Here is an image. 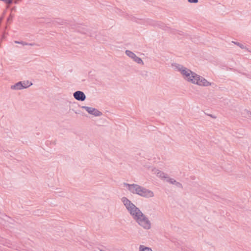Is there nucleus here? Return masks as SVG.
<instances>
[{"mask_svg":"<svg viewBox=\"0 0 251 251\" xmlns=\"http://www.w3.org/2000/svg\"><path fill=\"white\" fill-rule=\"evenodd\" d=\"M121 201L136 222L144 229L151 228V223L149 218L144 215L139 208L136 207L127 198H122Z\"/></svg>","mask_w":251,"mask_h":251,"instance_id":"f257e3e1","label":"nucleus"},{"mask_svg":"<svg viewBox=\"0 0 251 251\" xmlns=\"http://www.w3.org/2000/svg\"><path fill=\"white\" fill-rule=\"evenodd\" d=\"M124 185L133 194H136L146 198H152L154 196V193L152 191L147 189L139 185L124 183Z\"/></svg>","mask_w":251,"mask_h":251,"instance_id":"f03ea898","label":"nucleus"},{"mask_svg":"<svg viewBox=\"0 0 251 251\" xmlns=\"http://www.w3.org/2000/svg\"><path fill=\"white\" fill-rule=\"evenodd\" d=\"M173 68L181 73L183 78L187 81L194 84L198 75L181 64L174 63L172 64Z\"/></svg>","mask_w":251,"mask_h":251,"instance_id":"7ed1b4c3","label":"nucleus"},{"mask_svg":"<svg viewBox=\"0 0 251 251\" xmlns=\"http://www.w3.org/2000/svg\"><path fill=\"white\" fill-rule=\"evenodd\" d=\"M81 108L85 109L89 114L95 117L100 116L102 115V113L98 109L92 107L82 106Z\"/></svg>","mask_w":251,"mask_h":251,"instance_id":"20e7f679","label":"nucleus"},{"mask_svg":"<svg viewBox=\"0 0 251 251\" xmlns=\"http://www.w3.org/2000/svg\"><path fill=\"white\" fill-rule=\"evenodd\" d=\"M199 78H197L194 83L195 84H197L201 86H208L211 85V83L208 81L206 79L203 77L198 75Z\"/></svg>","mask_w":251,"mask_h":251,"instance_id":"39448f33","label":"nucleus"},{"mask_svg":"<svg viewBox=\"0 0 251 251\" xmlns=\"http://www.w3.org/2000/svg\"><path fill=\"white\" fill-rule=\"evenodd\" d=\"M125 53L127 56L132 59L135 62L137 63L138 64L142 65L144 64V62L142 59L136 56V55L134 52H132L130 50H126Z\"/></svg>","mask_w":251,"mask_h":251,"instance_id":"423d86ee","label":"nucleus"},{"mask_svg":"<svg viewBox=\"0 0 251 251\" xmlns=\"http://www.w3.org/2000/svg\"><path fill=\"white\" fill-rule=\"evenodd\" d=\"M32 83L28 80H24L17 83V89L22 90L25 89L31 86Z\"/></svg>","mask_w":251,"mask_h":251,"instance_id":"0eeeda50","label":"nucleus"},{"mask_svg":"<svg viewBox=\"0 0 251 251\" xmlns=\"http://www.w3.org/2000/svg\"><path fill=\"white\" fill-rule=\"evenodd\" d=\"M73 96L77 100L83 101L86 99L85 94L81 91H77L74 93Z\"/></svg>","mask_w":251,"mask_h":251,"instance_id":"6e6552de","label":"nucleus"},{"mask_svg":"<svg viewBox=\"0 0 251 251\" xmlns=\"http://www.w3.org/2000/svg\"><path fill=\"white\" fill-rule=\"evenodd\" d=\"M155 173L157 174L158 177L162 179H165V178H167L168 175L163 172H161L157 169H154Z\"/></svg>","mask_w":251,"mask_h":251,"instance_id":"1a4fd4ad","label":"nucleus"},{"mask_svg":"<svg viewBox=\"0 0 251 251\" xmlns=\"http://www.w3.org/2000/svg\"><path fill=\"white\" fill-rule=\"evenodd\" d=\"M139 251H152L151 249L149 247H145L143 245L139 246Z\"/></svg>","mask_w":251,"mask_h":251,"instance_id":"9d476101","label":"nucleus"},{"mask_svg":"<svg viewBox=\"0 0 251 251\" xmlns=\"http://www.w3.org/2000/svg\"><path fill=\"white\" fill-rule=\"evenodd\" d=\"M232 43L234 44L235 45L238 46V47H239L240 48H241L242 49H246V47L244 46V45H243L240 43L234 42V41H232Z\"/></svg>","mask_w":251,"mask_h":251,"instance_id":"9b49d317","label":"nucleus"},{"mask_svg":"<svg viewBox=\"0 0 251 251\" xmlns=\"http://www.w3.org/2000/svg\"><path fill=\"white\" fill-rule=\"evenodd\" d=\"M14 17V14L11 13L9 17L7 18V22L8 23H10L12 20L13 18Z\"/></svg>","mask_w":251,"mask_h":251,"instance_id":"f8f14e48","label":"nucleus"},{"mask_svg":"<svg viewBox=\"0 0 251 251\" xmlns=\"http://www.w3.org/2000/svg\"><path fill=\"white\" fill-rule=\"evenodd\" d=\"M175 185H176L177 187L178 188H182V184L179 182H177L176 181L175 184H174Z\"/></svg>","mask_w":251,"mask_h":251,"instance_id":"ddd939ff","label":"nucleus"},{"mask_svg":"<svg viewBox=\"0 0 251 251\" xmlns=\"http://www.w3.org/2000/svg\"><path fill=\"white\" fill-rule=\"evenodd\" d=\"M16 43L17 44H22L23 45H28V44L25 43V42H21L17 41ZM29 45H30V46H33L34 44L30 43V44H29Z\"/></svg>","mask_w":251,"mask_h":251,"instance_id":"4468645a","label":"nucleus"},{"mask_svg":"<svg viewBox=\"0 0 251 251\" xmlns=\"http://www.w3.org/2000/svg\"><path fill=\"white\" fill-rule=\"evenodd\" d=\"M158 26H159L160 28L164 30H166V27H167L164 24H158Z\"/></svg>","mask_w":251,"mask_h":251,"instance_id":"2eb2a0df","label":"nucleus"},{"mask_svg":"<svg viewBox=\"0 0 251 251\" xmlns=\"http://www.w3.org/2000/svg\"><path fill=\"white\" fill-rule=\"evenodd\" d=\"M22 171H23V172L25 173H28L29 171V169L26 167H25L24 168H23V169H22Z\"/></svg>","mask_w":251,"mask_h":251,"instance_id":"dca6fc26","label":"nucleus"},{"mask_svg":"<svg viewBox=\"0 0 251 251\" xmlns=\"http://www.w3.org/2000/svg\"><path fill=\"white\" fill-rule=\"evenodd\" d=\"M188 1L190 3H196L198 2V0H188Z\"/></svg>","mask_w":251,"mask_h":251,"instance_id":"f3484780","label":"nucleus"},{"mask_svg":"<svg viewBox=\"0 0 251 251\" xmlns=\"http://www.w3.org/2000/svg\"><path fill=\"white\" fill-rule=\"evenodd\" d=\"M176 181V180L175 179H174V178H171L170 180V183H169L174 185Z\"/></svg>","mask_w":251,"mask_h":251,"instance_id":"a211bd4d","label":"nucleus"},{"mask_svg":"<svg viewBox=\"0 0 251 251\" xmlns=\"http://www.w3.org/2000/svg\"><path fill=\"white\" fill-rule=\"evenodd\" d=\"M172 178H170L169 177L168 175L167 176V178H165V180L168 183H170V180Z\"/></svg>","mask_w":251,"mask_h":251,"instance_id":"6ab92c4d","label":"nucleus"},{"mask_svg":"<svg viewBox=\"0 0 251 251\" xmlns=\"http://www.w3.org/2000/svg\"><path fill=\"white\" fill-rule=\"evenodd\" d=\"M11 88L12 89H14V90L16 89V84H14V85H12V86H11Z\"/></svg>","mask_w":251,"mask_h":251,"instance_id":"aec40b11","label":"nucleus"},{"mask_svg":"<svg viewBox=\"0 0 251 251\" xmlns=\"http://www.w3.org/2000/svg\"><path fill=\"white\" fill-rule=\"evenodd\" d=\"M2 20V17L0 18V22Z\"/></svg>","mask_w":251,"mask_h":251,"instance_id":"412c9836","label":"nucleus"},{"mask_svg":"<svg viewBox=\"0 0 251 251\" xmlns=\"http://www.w3.org/2000/svg\"><path fill=\"white\" fill-rule=\"evenodd\" d=\"M63 23H64V22L63 21H61V22H60V24H63Z\"/></svg>","mask_w":251,"mask_h":251,"instance_id":"4be33fe9","label":"nucleus"}]
</instances>
